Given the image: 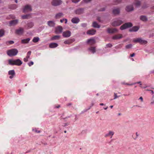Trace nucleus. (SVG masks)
Wrapping results in <instances>:
<instances>
[{"label":"nucleus","instance_id":"14","mask_svg":"<svg viewBox=\"0 0 154 154\" xmlns=\"http://www.w3.org/2000/svg\"><path fill=\"white\" fill-rule=\"evenodd\" d=\"M63 28L60 26H59L57 27L55 29V32L57 34H59L62 32Z\"/></svg>","mask_w":154,"mask_h":154},{"label":"nucleus","instance_id":"34","mask_svg":"<svg viewBox=\"0 0 154 154\" xmlns=\"http://www.w3.org/2000/svg\"><path fill=\"white\" fill-rule=\"evenodd\" d=\"M60 36L58 35H55L52 37L51 38V40H55L57 39H58L60 38Z\"/></svg>","mask_w":154,"mask_h":154},{"label":"nucleus","instance_id":"18","mask_svg":"<svg viewBox=\"0 0 154 154\" xmlns=\"http://www.w3.org/2000/svg\"><path fill=\"white\" fill-rule=\"evenodd\" d=\"M18 23V20H15L11 21L9 22L10 26H14L16 25Z\"/></svg>","mask_w":154,"mask_h":154},{"label":"nucleus","instance_id":"29","mask_svg":"<svg viewBox=\"0 0 154 154\" xmlns=\"http://www.w3.org/2000/svg\"><path fill=\"white\" fill-rule=\"evenodd\" d=\"M63 14L62 13H59L57 14L55 16V17L56 18H60L61 17L63 16Z\"/></svg>","mask_w":154,"mask_h":154},{"label":"nucleus","instance_id":"35","mask_svg":"<svg viewBox=\"0 0 154 154\" xmlns=\"http://www.w3.org/2000/svg\"><path fill=\"white\" fill-rule=\"evenodd\" d=\"M5 34L4 31L3 29H1L0 30V37H2Z\"/></svg>","mask_w":154,"mask_h":154},{"label":"nucleus","instance_id":"59","mask_svg":"<svg viewBox=\"0 0 154 154\" xmlns=\"http://www.w3.org/2000/svg\"><path fill=\"white\" fill-rule=\"evenodd\" d=\"M154 104V101H152L150 103V104L151 105H153Z\"/></svg>","mask_w":154,"mask_h":154},{"label":"nucleus","instance_id":"23","mask_svg":"<svg viewBox=\"0 0 154 154\" xmlns=\"http://www.w3.org/2000/svg\"><path fill=\"white\" fill-rule=\"evenodd\" d=\"M58 45V44L56 43H52L49 44V46L51 48H54L57 47Z\"/></svg>","mask_w":154,"mask_h":154},{"label":"nucleus","instance_id":"33","mask_svg":"<svg viewBox=\"0 0 154 154\" xmlns=\"http://www.w3.org/2000/svg\"><path fill=\"white\" fill-rule=\"evenodd\" d=\"M39 40V38L38 37H35L33 38L32 41L34 43H36L38 42Z\"/></svg>","mask_w":154,"mask_h":154},{"label":"nucleus","instance_id":"53","mask_svg":"<svg viewBox=\"0 0 154 154\" xmlns=\"http://www.w3.org/2000/svg\"><path fill=\"white\" fill-rule=\"evenodd\" d=\"M105 10V8H103L101 9V10H100V11H103Z\"/></svg>","mask_w":154,"mask_h":154},{"label":"nucleus","instance_id":"45","mask_svg":"<svg viewBox=\"0 0 154 154\" xmlns=\"http://www.w3.org/2000/svg\"><path fill=\"white\" fill-rule=\"evenodd\" d=\"M92 0H83V1L85 3H88L91 2Z\"/></svg>","mask_w":154,"mask_h":154},{"label":"nucleus","instance_id":"56","mask_svg":"<svg viewBox=\"0 0 154 154\" xmlns=\"http://www.w3.org/2000/svg\"><path fill=\"white\" fill-rule=\"evenodd\" d=\"M64 21V19H62L60 20V22L61 23H63Z\"/></svg>","mask_w":154,"mask_h":154},{"label":"nucleus","instance_id":"3","mask_svg":"<svg viewBox=\"0 0 154 154\" xmlns=\"http://www.w3.org/2000/svg\"><path fill=\"white\" fill-rule=\"evenodd\" d=\"M133 41L134 42H138L141 44H145L147 43V41L143 40L141 38H138L134 39L133 40Z\"/></svg>","mask_w":154,"mask_h":154},{"label":"nucleus","instance_id":"30","mask_svg":"<svg viewBox=\"0 0 154 154\" xmlns=\"http://www.w3.org/2000/svg\"><path fill=\"white\" fill-rule=\"evenodd\" d=\"M88 50L93 54L96 52L95 48V47H91L88 48Z\"/></svg>","mask_w":154,"mask_h":154},{"label":"nucleus","instance_id":"17","mask_svg":"<svg viewBox=\"0 0 154 154\" xmlns=\"http://www.w3.org/2000/svg\"><path fill=\"white\" fill-rule=\"evenodd\" d=\"M31 53V51H29L28 52L26 57L24 58L23 59V60L25 62H27L28 61L29 59V58Z\"/></svg>","mask_w":154,"mask_h":154},{"label":"nucleus","instance_id":"52","mask_svg":"<svg viewBox=\"0 0 154 154\" xmlns=\"http://www.w3.org/2000/svg\"><path fill=\"white\" fill-rule=\"evenodd\" d=\"M140 100H141V102H143V97H140L139 99Z\"/></svg>","mask_w":154,"mask_h":154},{"label":"nucleus","instance_id":"46","mask_svg":"<svg viewBox=\"0 0 154 154\" xmlns=\"http://www.w3.org/2000/svg\"><path fill=\"white\" fill-rule=\"evenodd\" d=\"M7 43H8L10 44H12L14 43V42L13 41H9L7 42Z\"/></svg>","mask_w":154,"mask_h":154},{"label":"nucleus","instance_id":"12","mask_svg":"<svg viewBox=\"0 0 154 154\" xmlns=\"http://www.w3.org/2000/svg\"><path fill=\"white\" fill-rule=\"evenodd\" d=\"M107 32L109 33H113L118 31V29L116 28L110 29L108 28L107 29Z\"/></svg>","mask_w":154,"mask_h":154},{"label":"nucleus","instance_id":"2","mask_svg":"<svg viewBox=\"0 0 154 154\" xmlns=\"http://www.w3.org/2000/svg\"><path fill=\"white\" fill-rule=\"evenodd\" d=\"M18 53L17 49L14 48L12 49L7 51V54L10 57L15 56L17 55Z\"/></svg>","mask_w":154,"mask_h":154},{"label":"nucleus","instance_id":"38","mask_svg":"<svg viewBox=\"0 0 154 154\" xmlns=\"http://www.w3.org/2000/svg\"><path fill=\"white\" fill-rule=\"evenodd\" d=\"M29 16V15H22V18L23 19H27L28 18Z\"/></svg>","mask_w":154,"mask_h":154},{"label":"nucleus","instance_id":"22","mask_svg":"<svg viewBox=\"0 0 154 154\" xmlns=\"http://www.w3.org/2000/svg\"><path fill=\"white\" fill-rule=\"evenodd\" d=\"M139 29V28L137 26H134L131 29H129V31L130 32H137Z\"/></svg>","mask_w":154,"mask_h":154},{"label":"nucleus","instance_id":"60","mask_svg":"<svg viewBox=\"0 0 154 154\" xmlns=\"http://www.w3.org/2000/svg\"><path fill=\"white\" fill-rule=\"evenodd\" d=\"M150 91H151V93H152V94H154V92H153V91L151 90H150Z\"/></svg>","mask_w":154,"mask_h":154},{"label":"nucleus","instance_id":"63","mask_svg":"<svg viewBox=\"0 0 154 154\" xmlns=\"http://www.w3.org/2000/svg\"><path fill=\"white\" fill-rule=\"evenodd\" d=\"M121 83H122V84H123V85H125V84L126 83H125L124 82H122Z\"/></svg>","mask_w":154,"mask_h":154},{"label":"nucleus","instance_id":"54","mask_svg":"<svg viewBox=\"0 0 154 154\" xmlns=\"http://www.w3.org/2000/svg\"><path fill=\"white\" fill-rule=\"evenodd\" d=\"M65 21V23L66 24L67 23V20L66 19H64V21Z\"/></svg>","mask_w":154,"mask_h":154},{"label":"nucleus","instance_id":"15","mask_svg":"<svg viewBox=\"0 0 154 154\" xmlns=\"http://www.w3.org/2000/svg\"><path fill=\"white\" fill-rule=\"evenodd\" d=\"M8 74L11 75L9 76V78L10 79H12L15 75V72L14 70H12L9 71L8 72Z\"/></svg>","mask_w":154,"mask_h":154},{"label":"nucleus","instance_id":"57","mask_svg":"<svg viewBox=\"0 0 154 154\" xmlns=\"http://www.w3.org/2000/svg\"><path fill=\"white\" fill-rule=\"evenodd\" d=\"M35 131L36 132H37L38 133H39L40 132V131H37V130H35Z\"/></svg>","mask_w":154,"mask_h":154},{"label":"nucleus","instance_id":"40","mask_svg":"<svg viewBox=\"0 0 154 154\" xmlns=\"http://www.w3.org/2000/svg\"><path fill=\"white\" fill-rule=\"evenodd\" d=\"M112 45L110 43H109L106 45V48H111L112 47Z\"/></svg>","mask_w":154,"mask_h":154},{"label":"nucleus","instance_id":"28","mask_svg":"<svg viewBox=\"0 0 154 154\" xmlns=\"http://www.w3.org/2000/svg\"><path fill=\"white\" fill-rule=\"evenodd\" d=\"M94 28H99L100 26L96 22H94L92 24Z\"/></svg>","mask_w":154,"mask_h":154},{"label":"nucleus","instance_id":"64","mask_svg":"<svg viewBox=\"0 0 154 154\" xmlns=\"http://www.w3.org/2000/svg\"><path fill=\"white\" fill-rule=\"evenodd\" d=\"M150 72L151 73H154V70L152 71H151Z\"/></svg>","mask_w":154,"mask_h":154},{"label":"nucleus","instance_id":"31","mask_svg":"<svg viewBox=\"0 0 154 154\" xmlns=\"http://www.w3.org/2000/svg\"><path fill=\"white\" fill-rule=\"evenodd\" d=\"M140 19L141 20L144 21H146L147 20L146 17L144 16H140Z\"/></svg>","mask_w":154,"mask_h":154},{"label":"nucleus","instance_id":"37","mask_svg":"<svg viewBox=\"0 0 154 154\" xmlns=\"http://www.w3.org/2000/svg\"><path fill=\"white\" fill-rule=\"evenodd\" d=\"M135 6L137 7H139L140 5V2L139 1H137L135 3Z\"/></svg>","mask_w":154,"mask_h":154},{"label":"nucleus","instance_id":"1","mask_svg":"<svg viewBox=\"0 0 154 154\" xmlns=\"http://www.w3.org/2000/svg\"><path fill=\"white\" fill-rule=\"evenodd\" d=\"M9 64L11 65L20 66L22 64V61L19 59L16 60L10 59L8 60Z\"/></svg>","mask_w":154,"mask_h":154},{"label":"nucleus","instance_id":"47","mask_svg":"<svg viewBox=\"0 0 154 154\" xmlns=\"http://www.w3.org/2000/svg\"><path fill=\"white\" fill-rule=\"evenodd\" d=\"M28 65L29 66H31L33 64V62L32 61H31L30 62L28 63Z\"/></svg>","mask_w":154,"mask_h":154},{"label":"nucleus","instance_id":"20","mask_svg":"<svg viewBox=\"0 0 154 154\" xmlns=\"http://www.w3.org/2000/svg\"><path fill=\"white\" fill-rule=\"evenodd\" d=\"M122 37V34H118L117 35H116L114 36H113L112 37V38L114 40H116V39H120Z\"/></svg>","mask_w":154,"mask_h":154},{"label":"nucleus","instance_id":"9","mask_svg":"<svg viewBox=\"0 0 154 154\" xmlns=\"http://www.w3.org/2000/svg\"><path fill=\"white\" fill-rule=\"evenodd\" d=\"M71 35V32L69 31H66L64 32L63 33V36L65 38H68L70 37Z\"/></svg>","mask_w":154,"mask_h":154},{"label":"nucleus","instance_id":"11","mask_svg":"<svg viewBox=\"0 0 154 154\" xmlns=\"http://www.w3.org/2000/svg\"><path fill=\"white\" fill-rule=\"evenodd\" d=\"M114 134V131H110L107 133L105 134V137H109L110 138H112Z\"/></svg>","mask_w":154,"mask_h":154},{"label":"nucleus","instance_id":"50","mask_svg":"<svg viewBox=\"0 0 154 154\" xmlns=\"http://www.w3.org/2000/svg\"><path fill=\"white\" fill-rule=\"evenodd\" d=\"M68 125V124H67V123H65L63 125V126L64 127H66Z\"/></svg>","mask_w":154,"mask_h":154},{"label":"nucleus","instance_id":"6","mask_svg":"<svg viewBox=\"0 0 154 154\" xmlns=\"http://www.w3.org/2000/svg\"><path fill=\"white\" fill-rule=\"evenodd\" d=\"M62 1L61 0H53L52 4L54 6H57L61 4Z\"/></svg>","mask_w":154,"mask_h":154},{"label":"nucleus","instance_id":"55","mask_svg":"<svg viewBox=\"0 0 154 154\" xmlns=\"http://www.w3.org/2000/svg\"><path fill=\"white\" fill-rule=\"evenodd\" d=\"M136 84H139L140 85H142V84L141 83V82L140 81L138 82H136Z\"/></svg>","mask_w":154,"mask_h":154},{"label":"nucleus","instance_id":"10","mask_svg":"<svg viewBox=\"0 0 154 154\" xmlns=\"http://www.w3.org/2000/svg\"><path fill=\"white\" fill-rule=\"evenodd\" d=\"M84 12V9L83 8H79L75 11V13L78 15L82 14Z\"/></svg>","mask_w":154,"mask_h":154},{"label":"nucleus","instance_id":"19","mask_svg":"<svg viewBox=\"0 0 154 154\" xmlns=\"http://www.w3.org/2000/svg\"><path fill=\"white\" fill-rule=\"evenodd\" d=\"M120 9L118 8H114L112 11L113 13L115 15L118 14L120 13Z\"/></svg>","mask_w":154,"mask_h":154},{"label":"nucleus","instance_id":"48","mask_svg":"<svg viewBox=\"0 0 154 154\" xmlns=\"http://www.w3.org/2000/svg\"><path fill=\"white\" fill-rule=\"evenodd\" d=\"M136 83H132V84H128V83H126L125 84V85H132L136 84Z\"/></svg>","mask_w":154,"mask_h":154},{"label":"nucleus","instance_id":"42","mask_svg":"<svg viewBox=\"0 0 154 154\" xmlns=\"http://www.w3.org/2000/svg\"><path fill=\"white\" fill-rule=\"evenodd\" d=\"M72 2L76 3L79 2L80 0H71Z\"/></svg>","mask_w":154,"mask_h":154},{"label":"nucleus","instance_id":"43","mask_svg":"<svg viewBox=\"0 0 154 154\" xmlns=\"http://www.w3.org/2000/svg\"><path fill=\"white\" fill-rule=\"evenodd\" d=\"M81 26L83 27H86L87 26V24L86 23H82L81 24Z\"/></svg>","mask_w":154,"mask_h":154},{"label":"nucleus","instance_id":"36","mask_svg":"<svg viewBox=\"0 0 154 154\" xmlns=\"http://www.w3.org/2000/svg\"><path fill=\"white\" fill-rule=\"evenodd\" d=\"M132 47V45L131 44H129L126 45L125 46V48L126 49H130Z\"/></svg>","mask_w":154,"mask_h":154},{"label":"nucleus","instance_id":"41","mask_svg":"<svg viewBox=\"0 0 154 154\" xmlns=\"http://www.w3.org/2000/svg\"><path fill=\"white\" fill-rule=\"evenodd\" d=\"M94 103L92 102L91 104V106L90 107H89L88 109L85 110L84 112H86L88 110L90 109H91V107L94 105Z\"/></svg>","mask_w":154,"mask_h":154},{"label":"nucleus","instance_id":"39","mask_svg":"<svg viewBox=\"0 0 154 154\" xmlns=\"http://www.w3.org/2000/svg\"><path fill=\"white\" fill-rule=\"evenodd\" d=\"M64 43L66 44H69L71 43V42L69 40H66L65 41Z\"/></svg>","mask_w":154,"mask_h":154},{"label":"nucleus","instance_id":"58","mask_svg":"<svg viewBox=\"0 0 154 154\" xmlns=\"http://www.w3.org/2000/svg\"><path fill=\"white\" fill-rule=\"evenodd\" d=\"M97 20L99 21V22H101L100 20V17H98L97 19Z\"/></svg>","mask_w":154,"mask_h":154},{"label":"nucleus","instance_id":"13","mask_svg":"<svg viewBox=\"0 0 154 154\" xmlns=\"http://www.w3.org/2000/svg\"><path fill=\"white\" fill-rule=\"evenodd\" d=\"M71 22L73 23H78L80 21L79 18L78 17H75L71 19Z\"/></svg>","mask_w":154,"mask_h":154},{"label":"nucleus","instance_id":"62","mask_svg":"<svg viewBox=\"0 0 154 154\" xmlns=\"http://www.w3.org/2000/svg\"><path fill=\"white\" fill-rule=\"evenodd\" d=\"M104 104L103 103H101L100 104V106H103L104 105Z\"/></svg>","mask_w":154,"mask_h":154},{"label":"nucleus","instance_id":"16","mask_svg":"<svg viewBox=\"0 0 154 154\" xmlns=\"http://www.w3.org/2000/svg\"><path fill=\"white\" fill-rule=\"evenodd\" d=\"M134 8L132 5H129L126 7L125 10L127 12H130L134 10Z\"/></svg>","mask_w":154,"mask_h":154},{"label":"nucleus","instance_id":"51","mask_svg":"<svg viewBox=\"0 0 154 154\" xmlns=\"http://www.w3.org/2000/svg\"><path fill=\"white\" fill-rule=\"evenodd\" d=\"M134 55H135V53H133L132 54H131L130 55V57H132L134 56Z\"/></svg>","mask_w":154,"mask_h":154},{"label":"nucleus","instance_id":"8","mask_svg":"<svg viewBox=\"0 0 154 154\" xmlns=\"http://www.w3.org/2000/svg\"><path fill=\"white\" fill-rule=\"evenodd\" d=\"M24 32V29L21 27H20L15 30V33L18 35H22Z\"/></svg>","mask_w":154,"mask_h":154},{"label":"nucleus","instance_id":"5","mask_svg":"<svg viewBox=\"0 0 154 154\" xmlns=\"http://www.w3.org/2000/svg\"><path fill=\"white\" fill-rule=\"evenodd\" d=\"M32 11V8L30 5H25L23 9V12H27L29 11Z\"/></svg>","mask_w":154,"mask_h":154},{"label":"nucleus","instance_id":"61","mask_svg":"<svg viewBox=\"0 0 154 154\" xmlns=\"http://www.w3.org/2000/svg\"><path fill=\"white\" fill-rule=\"evenodd\" d=\"M72 105V103H69L68 104H67V105L68 106H70V105Z\"/></svg>","mask_w":154,"mask_h":154},{"label":"nucleus","instance_id":"32","mask_svg":"<svg viewBox=\"0 0 154 154\" xmlns=\"http://www.w3.org/2000/svg\"><path fill=\"white\" fill-rule=\"evenodd\" d=\"M17 8V6L16 5L13 4L9 6V8L12 9H14Z\"/></svg>","mask_w":154,"mask_h":154},{"label":"nucleus","instance_id":"49","mask_svg":"<svg viewBox=\"0 0 154 154\" xmlns=\"http://www.w3.org/2000/svg\"><path fill=\"white\" fill-rule=\"evenodd\" d=\"M114 99H116V98H117V97H119L117 96V94L116 93H114Z\"/></svg>","mask_w":154,"mask_h":154},{"label":"nucleus","instance_id":"7","mask_svg":"<svg viewBox=\"0 0 154 154\" xmlns=\"http://www.w3.org/2000/svg\"><path fill=\"white\" fill-rule=\"evenodd\" d=\"M122 23V20H118L117 21H115L112 23V25L113 26H117L120 25Z\"/></svg>","mask_w":154,"mask_h":154},{"label":"nucleus","instance_id":"24","mask_svg":"<svg viewBox=\"0 0 154 154\" xmlns=\"http://www.w3.org/2000/svg\"><path fill=\"white\" fill-rule=\"evenodd\" d=\"M48 24L50 27H54L55 25V23L53 21H49L48 22Z\"/></svg>","mask_w":154,"mask_h":154},{"label":"nucleus","instance_id":"21","mask_svg":"<svg viewBox=\"0 0 154 154\" xmlns=\"http://www.w3.org/2000/svg\"><path fill=\"white\" fill-rule=\"evenodd\" d=\"M96 32L95 30L94 29H92L89 30H88L87 32V33L88 34L90 35H94L95 34V33Z\"/></svg>","mask_w":154,"mask_h":154},{"label":"nucleus","instance_id":"26","mask_svg":"<svg viewBox=\"0 0 154 154\" xmlns=\"http://www.w3.org/2000/svg\"><path fill=\"white\" fill-rule=\"evenodd\" d=\"M30 38H28L21 40V43L22 44H27L29 43L30 41Z\"/></svg>","mask_w":154,"mask_h":154},{"label":"nucleus","instance_id":"44","mask_svg":"<svg viewBox=\"0 0 154 154\" xmlns=\"http://www.w3.org/2000/svg\"><path fill=\"white\" fill-rule=\"evenodd\" d=\"M122 1V0H116L115 4H117L121 2Z\"/></svg>","mask_w":154,"mask_h":154},{"label":"nucleus","instance_id":"4","mask_svg":"<svg viewBox=\"0 0 154 154\" xmlns=\"http://www.w3.org/2000/svg\"><path fill=\"white\" fill-rule=\"evenodd\" d=\"M132 26V24L131 23H127L122 25L120 27V29L123 30L127 28H129Z\"/></svg>","mask_w":154,"mask_h":154},{"label":"nucleus","instance_id":"27","mask_svg":"<svg viewBox=\"0 0 154 154\" xmlns=\"http://www.w3.org/2000/svg\"><path fill=\"white\" fill-rule=\"evenodd\" d=\"M87 42L88 43H90V44L92 45L94 44L95 42V41L94 39H90L87 40Z\"/></svg>","mask_w":154,"mask_h":154},{"label":"nucleus","instance_id":"25","mask_svg":"<svg viewBox=\"0 0 154 154\" xmlns=\"http://www.w3.org/2000/svg\"><path fill=\"white\" fill-rule=\"evenodd\" d=\"M34 25V24L32 22H30L28 23L27 24V29H29L31 28Z\"/></svg>","mask_w":154,"mask_h":154}]
</instances>
